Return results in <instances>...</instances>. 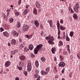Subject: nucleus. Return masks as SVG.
<instances>
[{
    "instance_id": "f257e3e1",
    "label": "nucleus",
    "mask_w": 80,
    "mask_h": 80,
    "mask_svg": "<svg viewBox=\"0 0 80 80\" xmlns=\"http://www.w3.org/2000/svg\"><path fill=\"white\" fill-rule=\"evenodd\" d=\"M42 47H43V44H39L37 46L36 48H35L34 50V54H37L38 51H39L40 49H41Z\"/></svg>"
},
{
    "instance_id": "f03ea898",
    "label": "nucleus",
    "mask_w": 80,
    "mask_h": 80,
    "mask_svg": "<svg viewBox=\"0 0 80 80\" xmlns=\"http://www.w3.org/2000/svg\"><path fill=\"white\" fill-rule=\"evenodd\" d=\"M49 40L48 41V42L51 45H54V44H55V42H53V41H54V38H53V37L50 35H49Z\"/></svg>"
},
{
    "instance_id": "7ed1b4c3",
    "label": "nucleus",
    "mask_w": 80,
    "mask_h": 80,
    "mask_svg": "<svg viewBox=\"0 0 80 80\" xmlns=\"http://www.w3.org/2000/svg\"><path fill=\"white\" fill-rule=\"evenodd\" d=\"M74 7L73 8V10L74 12H78V9L80 8V5H79V2H77L74 6Z\"/></svg>"
},
{
    "instance_id": "20e7f679",
    "label": "nucleus",
    "mask_w": 80,
    "mask_h": 80,
    "mask_svg": "<svg viewBox=\"0 0 80 80\" xmlns=\"http://www.w3.org/2000/svg\"><path fill=\"white\" fill-rule=\"evenodd\" d=\"M32 63H31V61H29L27 64V71L28 72H30L32 70Z\"/></svg>"
},
{
    "instance_id": "39448f33",
    "label": "nucleus",
    "mask_w": 80,
    "mask_h": 80,
    "mask_svg": "<svg viewBox=\"0 0 80 80\" xmlns=\"http://www.w3.org/2000/svg\"><path fill=\"white\" fill-rule=\"evenodd\" d=\"M22 29L23 32H27L29 29V26L24 24L23 26Z\"/></svg>"
},
{
    "instance_id": "423d86ee",
    "label": "nucleus",
    "mask_w": 80,
    "mask_h": 80,
    "mask_svg": "<svg viewBox=\"0 0 80 80\" xmlns=\"http://www.w3.org/2000/svg\"><path fill=\"white\" fill-rule=\"evenodd\" d=\"M65 63L63 62H60L59 64V66L60 67H64L65 66Z\"/></svg>"
},
{
    "instance_id": "0eeeda50",
    "label": "nucleus",
    "mask_w": 80,
    "mask_h": 80,
    "mask_svg": "<svg viewBox=\"0 0 80 80\" xmlns=\"http://www.w3.org/2000/svg\"><path fill=\"white\" fill-rule=\"evenodd\" d=\"M11 65V62L9 61H7L5 64V65L6 67H8L10 66Z\"/></svg>"
},
{
    "instance_id": "6e6552de",
    "label": "nucleus",
    "mask_w": 80,
    "mask_h": 80,
    "mask_svg": "<svg viewBox=\"0 0 80 80\" xmlns=\"http://www.w3.org/2000/svg\"><path fill=\"white\" fill-rule=\"evenodd\" d=\"M3 34L4 36L6 37H8L10 36V34L7 32H3Z\"/></svg>"
},
{
    "instance_id": "1a4fd4ad",
    "label": "nucleus",
    "mask_w": 80,
    "mask_h": 80,
    "mask_svg": "<svg viewBox=\"0 0 80 80\" xmlns=\"http://www.w3.org/2000/svg\"><path fill=\"white\" fill-rule=\"evenodd\" d=\"M34 24L36 27H38L39 24L38 21H37V20H35L34 21Z\"/></svg>"
},
{
    "instance_id": "9d476101",
    "label": "nucleus",
    "mask_w": 80,
    "mask_h": 80,
    "mask_svg": "<svg viewBox=\"0 0 80 80\" xmlns=\"http://www.w3.org/2000/svg\"><path fill=\"white\" fill-rule=\"evenodd\" d=\"M35 4L36 7H37L38 8H40L41 6V5L40 3V2H38V1L36 2Z\"/></svg>"
},
{
    "instance_id": "9b49d317",
    "label": "nucleus",
    "mask_w": 80,
    "mask_h": 80,
    "mask_svg": "<svg viewBox=\"0 0 80 80\" xmlns=\"http://www.w3.org/2000/svg\"><path fill=\"white\" fill-rule=\"evenodd\" d=\"M26 58V57H25V56L24 55L21 56L19 57L20 60H22V61H23V60H25Z\"/></svg>"
},
{
    "instance_id": "f8f14e48",
    "label": "nucleus",
    "mask_w": 80,
    "mask_h": 80,
    "mask_svg": "<svg viewBox=\"0 0 80 80\" xmlns=\"http://www.w3.org/2000/svg\"><path fill=\"white\" fill-rule=\"evenodd\" d=\"M48 22L49 23L50 27H52V25H53V21H52V20H48Z\"/></svg>"
},
{
    "instance_id": "ddd939ff",
    "label": "nucleus",
    "mask_w": 80,
    "mask_h": 80,
    "mask_svg": "<svg viewBox=\"0 0 80 80\" xmlns=\"http://www.w3.org/2000/svg\"><path fill=\"white\" fill-rule=\"evenodd\" d=\"M66 29V28L65 27L62 26V25H60L59 27V30H65Z\"/></svg>"
},
{
    "instance_id": "4468645a",
    "label": "nucleus",
    "mask_w": 80,
    "mask_h": 80,
    "mask_svg": "<svg viewBox=\"0 0 80 80\" xmlns=\"http://www.w3.org/2000/svg\"><path fill=\"white\" fill-rule=\"evenodd\" d=\"M11 42L12 45H15V44H16V42H17V41L14 39H12V40Z\"/></svg>"
},
{
    "instance_id": "2eb2a0df",
    "label": "nucleus",
    "mask_w": 80,
    "mask_h": 80,
    "mask_svg": "<svg viewBox=\"0 0 80 80\" xmlns=\"http://www.w3.org/2000/svg\"><path fill=\"white\" fill-rule=\"evenodd\" d=\"M29 48L30 50H33V45H32V44H30L29 45Z\"/></svg>"
},
{
    "instance_id": "dca6fc26",
    "label": "nucleus",
    "mask_w": 80,
    "mask_h": 80,
    "mask_svg": "<svg viewBox=\"0 0 80 80\" xmlns=\"http://www.w3.org/2000/svg\"><path fill=\"white\" fill-rule=\"evenodd\" d=\"M19 63V66H21L22 67H23L24 66V63L22 61H20Z\"/></svg>"
},
{
    "instance_id": "f3484780",
    "label": "nucleus",
    "mask_w": 80,
    "mask_h": 80,
    "mask_svg": "<svg viewBox=\"0 0 80 80\" xmlns=\"http://www.w3.org/2000/svg\"><path fill=\"white\" fill-rule=\"evenodd\" d=\"M73 17L75 20H76L78 18V16H77V15L76 13L73 14Z\"/></svg>"
},
{
    "instance_id": "a211bd4d",
    "label": "nucleus",
    "mask_w": 80,
    "mask_h": 80,
    "mask_svg": "<svg viewBox=\"0 0 80 80\" xmlns=\"http://www.w3.org/2000/svg\"><path fill=\"white\" fill-rule=\"evenodd\" d=\"M41 73L42 75H46V74H47V72H46L45 71L43 70H42L41 71Z\"/></svg>"
},
{
    "instance_id": "6ab92c4d",
    "label": "nucleus",
    "mask_w": 80,
    "mask_h": 80,
    "mask_svg": "<svg viewBox=\"0 0 80 80\" xmlns=\"http://www.w3.org/2000/svg\"><path fill=\"white\" fill-rule=\"evenodd\" d=\"M35 65L36 67H38L39 64L38 63V61L36 60L35 62Z\"/></svg>"
},
{
    "instance_id": "aec40b11",
    "label": "nucleus",
    "mask_w": 80,
    "mask_h": 80,
    "mask_svg": "<svg viewBox=\"0 0 80 80\" xmlns=\"http://www.w3.org/2000/svg\"><path fill=\"white\" fill-rule=\"evenodd\" d=\"M13 33L14 35L17 37H18V35H19V33L18 32H17L16 31H14L13 32Z\"/></svg>"
},
{
    "instance_id": "412c9836",
    "label": "nucleus",
    "mask_w": 80,
    "mask_h": 80,
    "mask_svg": "<svg viewBox=\"0 0 80 80\" xmlns=\"http://www.w3.org/2000/svg\"><path fill=\"white\" fill-rule=\"evenodd\" d=\"M51 51H52V53L53 54H54V53H55V51H56V49L55 48H52Z\"/></svg>"
},
{
    "instance_id": "4be33fe9",
    "label": "nucleus",
    "mask_w": 80,
    "mask_h": 80,
    "mask_svg": "<svg viewBox=\"0 0 80 80\" xmlns=\"http://www.w3.org/2000/svg\"><path fill=\"white\" fill-rule=\"evenodd\" d=\"M33 13L35 15H37V10L35 8L33 9Z\"/></svg>"
},
{
    "instance_id": "5701e85b",
    "label": "nucleus",
    "mask_w": 80,
    "mask_h": 80,
    "mask_svg": "<svg viewBox=\"0 0 80 80\" xmlns=\"http://www.w3.org/2000/svg\"><path fill=\"white\" fill-rule=\"evenodd\" d=\"M24 50V52H28L29 50V49L27 47H25Z\"/></svg>"
},
{
    "instance_id": "b1692460",
    "label": "nucleus",
    "mask_w": 80,
    "mask_h": 80,
    "mask_svg": "<svg viewBox=\"0 0 80 80\" xmlns=\"http://www.w3.org/2000/svg\"><path fill=\"white\" fill-rule=\"evenodd\" d=\"M41 61H42L43 62H45L46 60V59H45V58H44V57H42L41 58Z\"/></svg>"
},
{
    "instance_id": "393cba45",
    "label": "nucleus",
    "mask_w": 80,
    "mask_h": 80,
    "mask_svg": "<svg viewBox=\"0 0 80 80\" xmlns=\"http://www.w3.org/2000/svg\"><path fill=\"white\" fill-rule=\"evenodd\" d=\"M59 59L60 60H61V61H63V60H64L63 57H62L61 55H60L59 56Z\"/></svg>"
},
{
    "instance_id": "a878e982",
    "label": "nucleus",
    "mask_w": 80,
    "mask_h": 80,
    "mask_svg": "<svg viewBox=\"0 0 80 80\" xmlns=\"http://www.w3.org/2000/svg\"><path fill=\"white\" fill-rule=\"evenodd\" d=\"M66 40L67 41H68V42H69L70 40V38H69V37H68V36L67 34L66 38Z\"/></svg>"
},
{
    "instance_id": "bb28decb",
    "label": "nucleus",
    "mask_w": 80,
    "mask_h": 80,
    "mask_svg": "<svg viewBox=\"0 0 80 80\" xmlns=\"http://www.w3.org/2000/svg\"><path fill=\"white\" fill-rule=\"evenodd\" d=\"M60 23L59 22V21L57 22V25L58 28H60Z\"/></svg>"
},
{
    "instance_id": "cd10ccee",
    "label": "nucleus",
    "mask_w": 80,
    "mask_h": 80,
    "mask_svg": "<svg viewBox=\"0 0 80 80\" xmlns=\"http://www.w3.org/2000/svg\"><path fill=\"white\" fill-rule=\"evenodd\" d=\"M9 28V26L7 25H5L4 26V28L5 30H8Z\"/></svg>"
},
{
    "instance_id": "c85d7f7f",
    "label": "nucleus",
    "mask_w": 80,
    "mask_h": 80,
    "mask_svg": "<svg viewBox=\"0 0 80 80\" xmlns=\"http://www.w3.org/2000/svg\"><path fill=\"white\" fill-rule=\"evenodd\" d=\"M49 70H50V68L49 67H48L46 69V73H48L49 72Z\"/></svg>"
},
{
    "instance_id": "c756f323",
    "label": "nucleus",
    "mask_w": 80,
    "mask_h": 80,
    "mask_svg": "<svg viewBox=\"0 0 80 80\" xmlns=\"http://www.w3.org/2000/svg\"><path fill=\"white\" fill-rule=\"evenodd\" d=\"M28 12V10H26L25 9L24 10L23 13L24 15H27V12Z\"/></svg>"
},
{
    "instance_id": "7c9ffc66",
    "label": "nucleus",
    "mask_w": 80,
    "mask_h": 80,
    "mask_svg": "<svg viewBox=\"0 0 80 80\" xmlns=\"http://www.w3.org/2000/svg\"><path fill=\"white\" fill-rule=\"evenodd\" d=\"M69 35L71 37H73V32L71 31L69 34Z\"/></svg>"
},
{
    "instance_id": "2f4dec72",
    "label": "nucleus",
    "mask_w": 80,
    "mask_h": 80,
    "mask_svg": "<svg viewBox=\"0 0 80 80\" xmlns=\"http://www.w3.org/2000/svg\"><path fill=\"white\" fill-rule=\"evenodd\" d=\"M17 68L19 69V70H22V68H23V67L22 66H18Z\"/></svg>"
},
{
    "instance_id": "473e14b6",
    "label": "nucleus",
    "mask_w": 80,
    "mask_h": 80,
    "mask_svg": "<svg viewBox=\"0 0 80 80\" xmlns=\"http://www.w3.org/2000/svg\"><path fill=\"white\" fill-rule=\"evenodd\" d=\"M21 26V24L20 23V22H18V25H17V28H20V26Z\"/></svg>"
},
{
    "instance_id": "72a5a7b5",
    "label": "nucleus",
    "mask_w": 80,
    "mask_h": 80,
    "mask_svg": "<svg viewBox=\"0 0 80 80\" xmlns=\"http://www.w3.org/2000/svg\"><path fill=\"white\" fill-rule=\"evenodd\" d=\"M58 35H60L61 33V31L60 30V28H58Z\"/></svg>"
},
{
    "instance_id": "f704fd0d",
    "label": "nucleus",
    "mask_w": 80,
    "mask_h": 80,
    "mask_svg": "<svg viewBox=\"0 0 80 80\" xmlns=\"http://www.w3.org/2000/svg\"><path fill=\"white\" fill-rule=\"evenodd\" d=\"M19 48L20 49H22V48H23V44H20L19 45Z\"/></svg>"
},
{
    "instance_id": "c9c22d12",
    "label": "nucleus",
    "mask_w": 80,
    "mask_h": 80,
    "mask_svg": "<svg viewBox=\"0 0 80 80\" xmlns=\"http://www.w3.org/2000/svg\"><path fill=\"white\" fill-rule=\"evenodd\" d=\"M31 58H35V56L34 54H33V53H31Z\"/></svg>"
},
{
    "instance_id": "e433bc0d",
    "label": "nucleus",
    "mask_w": 80,
    "mask_h": 80,
    "mask_svg": "<svg viewBox=\"0 0 80 80\" xmlns=\"http://www.w3.org/2000/svg\"><path fill=\"white\" fill-rule=\"evenodd\" d=\"M38 76H40L39 75H38V74H34V77L35 78H38Z\"/></svg>"
},
{
    "instance_id": "4c0bfd02",
    "label": "nucleus",
    "mask_w": 80,
    "mask_h": 80,
    "mask_svg": "<svg viewBox=\"0 0 80 80\" xmlns=\"http://www.w3.org/2000/svg\"><path fill=\"white\" fill-rule=\"evenodd\" d=\"M13 20H14L13 18H11L9 20V22H10V23H12L13 22Z\"/></svg>"
},
{
    "instance_id": "58836bf2",
    "label": "nucleus",
    "mask_w": 80,
    "mask_h": 80,
    "mask_svg": "<svg viewBox=\"0 0 80 80\" xmlns=\"http://www.w3.org/2000/svg\"><path fill=\"white\" fill-rule=\"evenodd\" d=\"M35 73L36 74H39V71L38 70H36L35 71Z\"/></svg>"
},
{
    "instance_id": "ea45409f",
    "label": "nucleus",
    "mask_w": 80,
    "mask_h": 80,
    "mask_svg": "<svg viewBox=\"0 0 80 80\" xmlns=\"http://www.w3.org/2000/svg\"><path fill=\"white\" fill-rule=\"evenodd\" d=\"M9 71V70H8V69H6L5 70V71H4V73L5 74L7 73Z\"/></svg>"
},
{
    "instance_id": "a19ab883",
    "label": "nucleus",
    "mask_w": 80,
    "mask_h": 80,
    "mask_svg": "<svg viewBox=\"0 0 80 80\" xmlns=\"http://www.w3.org/2000/svg\"><path fill=\"white\" fill-rule=\"evenodd\" d=\"M30 6H29V5H28L27 6H25V8H26V9H25L26 10H28V8Z\"/></svg>"
},
{
    "instance_id": "79ce46f5",
    "label": "nucleus",
    "mask_w": 80,
    "mask_h": 80,
    "mask_svg": "<svg viewBox=\"0 0 80 80\" xmlns=\"http://www.w3.org/2000/svg\"><path fill=\"white\" fill-rule=\"evenodd\" d=\"M60 22L61 23H62V24H63L64 21H63V20L62 19H60Z\"/></svg>"
},
{
    "instance_id": "37998d69",
    "label": "nucleus",
    "mask_w": 80,
    "mask_h": 80,
    "mask_svg": "<svg viewBox=\"0 0 80 80\" xmlns=\"http://www.w3.org/2000/svg\"><path fill=\"white\" fill-rule=\"evenodd\" d=\"M23 73L25 75V76H27V71H25L23 72Z\"/></svg>"
},
{
    "instance_id": "c03bdc74",
    "label": "nucleus",
    "mask_w": 80,
    "mask_h": 80,
    "mask_svg": "<svg viewBox=\"0 0 80 80\" xmlns=\"http://www.w3.org/2000/svg\"><path fill=\"white\" fill-rule=\"evenodd\" d=\"M0 30L1 32H3V31H4V29H3V28L1 27L0 28Z\"/></svg>"
},
{
    "instance_id": "a18cd8bd",
    "label": "nucleus",
    "mask_w": 80,
    "mask_h": 80,
    "mask_svg": "<svg viewBox=\"0 0 80 80\" xmlns=\"http://www.w3.org/2000/svg\"><path fill=\"white\" fill-rule=\"evenodd\" d=\"M40 33L41 36H42V37H43L44 35V32L42 31Z\"/></svg>"
},
{
    "instance_id": "49530a36",
    "label": "nucleus",
    "mask_w": 80,
    "mask_h": 80,
    "mask_svg": "<svg viewBox=\"0 0 80 80\" xmlns=\"http://www.w3.org/2000/svg\"><path fill=\"white\" fill-rule=\"evenodd\" d=\"M67 50H70V46L68 45H67Z\"/></svg>"
},
{
    "instance_id": "de8ad7c7",
    "label": "nucleus",
    "mask_w": 80,
    "mask_h": 80,
    "mask_svg": "<svg viewBox=\"0 0 80 80\" xmlns=\"http://www.w3.org/2000/svg\"><path fill=\"white\" fill-rule=\"evenodd\" d=\"M59 43H60V44L62 46L63 45V42L61 41H60Z\"/></svg>"
},
{
    "instance_id": "09e8293b",
    "label": "nucleus",
    "mask_w": 80,
    "mask_h": 80,
    "mask_svg": "<svg viewBox=\"0 0 80 80\" xmlns=\"http://www.w3.org/2000/svg\"><path fill=\"white\" fill-rule=\"evenodd\" d=\"M11 55H13L14 54H15V52L14 51H12L11 52Z\"/></svg>"
},
{
    "instance_id": "8fccbe9b",
    "label": "nucleus",
    "mask_w": 80,
    "mask_h": 80,
    "mask_svg": "<svg viewBox=\"0 0 80 80\" xmlns=\"http://www.w3.org/2000/svg\"><path fill=\"white\" fill-rule=\"evenodd\" d=\"M58 36L57 37V38H58V39H60V38H61V37H60V34H58Z\"/></svg>"
},
{
    "instance_id": "3c124183",
    "label": "nucleus",
    "mask_w": 80,
    "mask_h": 80,
    "mask_svg": "<svg viewBox=\"0 0 80 80\" xmlns=\"http://www.w3.org/2000/svg\"><path fill=\"white\" fill-rule=\"evenodd\" d=\"M14 52L15 53H18V50H17V49L14 50Z\"/></svg>"
},
{
    "instance_id": "603ef678",
    "label": "nucleus",
    "mask_w": 80,
    "mask_h": 80,
    "mask_svg": "<svg viewBox=\"0 0 80 80\" xmlns=\"http://www.w3.org/2000/svg\"><path fill=\"white\" fill-rule=\"evenodd\" d=\"M64 72H65V68L63 69L61 71L62 73L63 74Z\"/></svg>"
},
{
    "instance_id": "864d4df0",
    "label": "nucleus",
    "mask_w": 80,
    "mask_h": 80,
    "mask_svg": "<svg viewBox=\"0 0 80 80\" xmlns=\"http://www.w3.org/2000/svg\"><path fill=\"white\" fill-rule=\"evenodd\" d=\"M19 12H16L15 13V15L16 16H18V15H19Z\"/></svg>"
},
{
    "instance_id": "5fc2aeb1",
    "label": "nucleus",
    "mask_w": 80,
    "mask_h": 80,
    "mask_svg": "<svg viewBox=\"0 0 80 80\" xmlns=\"http://www.w3.org/2000/svg\"><path fill=\"white\" fill-rule=\"evenodd\" d=\"M70 12L72 13H75L74 11H73V9H71V10Z\"/></svg>"
},
{
    "instance_id": "6e6d98bb",
    "label": "nucleus",
    "mask_w": 80,
    "mask_h": 80,
    "mask_svg": "<svg viewBox=\"0 0 80 80\" xmlns=\"http://www.w3.org/2000/svg\"><path fill=\"white\" fill-rule=\"evenodd\" d=\"M37 79H36V80H40V76H38V77Z\"/></svg>"
},
{
    "instance_id": "4d7b16f0",
    "label": "nucleus",
    "mask_w": 80,
    "mask_h": 80,
    "mask_svg": "<svg viewBox=\"0 0 80 80\" xmlns=\"http://www.w3.org/2000/svg\"><path fill=\"white\" fill-rule=\"evenodd\" d=\"M45 39L47 40H49V35L48 36H47L45 38Z\"/></svg>"
},
{
    "instance_id": "13d9d810",
    "label": "nucleus",
    "mask_w": 80,
    "mask_h": 80,
    "mask_svg": "<svg viewBox=\"0 0 80 80\" xmlns=\"http://www.w3.org/2000/svg\"><path fill=\"white\" fill-rule=\"evenodd\" d=\"M80 56V53H79V55H77V57L78 58V59H79V60H80V56Z\"/></svg>"
},
{
    "instance_id": "bf43d9fd",
    "label": "nucleus",
    "mask_w": 80,
    "mask_h": 80,
    "mask_svg": "<svg viewBox=\"0 0 80 80\" xmlns=\"http://www.w3.org/2000/svg\"><path fill=\"white\" fill-rule=\"evenodd\" d=\"M22 1L21 0H19L18 1V3L19 5H20L21 4Z\"/></svg>"
},
{
    "instance_id": "052dcab7",
    "label": "nucleus",
    "mask_w": 80,
    "mask_h": 80,
    "mask_svg": "<svg viewBox=\"0 0 80 80\" xmlns=\"http://www.w3.org/2000/svg\"><path fill=\"white\" fill-rule=\"evenodd\" d=\"M25 37H26V38H29V35H26L25 36Z\"/></svg>"
},
{
    "instance_id": "680f3d73",
    "label": "nucleus",
    "mask_w": 80,
    "mask_h": 80,
    "mask_svg": "<svg viewBox=\"0 0 80 80\" xmlns=\"http://www.w3.org/2000/svg\"><path fill=\"white\" fill-rule=\"evenodd\" d=\"M32 34L29 35V39L31 38H32Z\"/></svg>"
},
{
    "instance_id": "e2e57ef3",
    "label": "nucleus",
    "mask_w": 80,
    "mask_h": 80,
    "mask_svg": "<svg viewBox=\"0 0 80 80\" xmlns=\"http://www.w3.org/2000/svg\"><path fill=\"white\" fill-rule=\"evenodd\" d=\"M72 8H71V7L70 6H69V7H68V10L69 11H71V9H72Z\"/></svg>"
},
{
    "instance_id": "0e129e2a",
    "label": "nucleus",
    "mask_w": 80,
    "mask_h": 80,
    "mask_svg": "<svg viewBox=\"0 0 80 80\" xmlns=\"http://www.w3.org/2000/svg\"><path fill=\"white\" fill-rule=\"evenodd\" d=\"M63 55H67V52H63Z\"/></svg>"
},
{
    "instance_id": "69168bd1",
    "label": "nucleus",
    "mask_w": 80,
    "mask_h": 80,
    "mask_svg": "<svg viewBox=\"0 0 80 80\" xmlns=\"http://www.w3.org/2000/svg\"><path fill=\"white\" fill-rule=\"evenodd\" d=\"M15 80H19V78L18 77L15 78Z\"/></svg>"
},
{
    "instance_id": "338daca9",
    "label": "nucleus",
    "mask_w": 80,
    "mask_h": 80,
    "mask_svg": "<svg viewBox=\"0 0 80 80\" xmlns=\"http://www.w3.org/2000/svg\"><path fill=\"white\" fill-rule=\"evenodd\" d=\"M7 16H6V15H4V16H3V18H4V19H5V18H6Z\"/></svg>"
},
{
    "instance_id": "774afa93",
    "label": "nucleus",
    "mask_w": 80,
    "mask_h": 80,
    "mask_svg": "<svg viewBox=\"0 0 80 80\" xmlns=\"http://www.w3.org/2000/svg\"><path fill=\"white\" fill-rule=\"evenodd\" d=\"M63 39H65V35H63Z\"/></svg>"
}]
</instances>
